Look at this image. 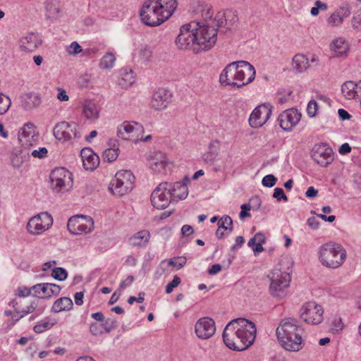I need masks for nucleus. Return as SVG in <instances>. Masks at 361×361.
<instances>
[{"instance_id":"nucleus-19","label":"nucleus","mask_w":361,"mask_h":361,"mask_svg":"<svg viewBox=\"0 0 361 361\" xmlns=\"http://www.w3.org/2000/svg\"><path fill=\"white\" fill-rule=\"evenodd\" d=\"M196 335L202 339H207L212 336L215 333V323L214 320L209 317L200 319L195 326Z\"/></svg>"},{"instance_id":"nucleus-24","label":"nucleus","mask_w":361,"mask_h":361,"mask_svg":"<svg viewBox=\"0 0 361 361\" xmlns=\"http://www.w3.org/2000/svg\"><path fill=\"white\" fill-rule=\"evenodd\" d=\"M166 163L167 159L166 154L161 152H154L149 156V166L155 172H161L164 169Z\"/></svg>"},{"instance_id":"nucleus-21","label":"nucleus","mask_w":361,"mask_h":361,"mask_svg":"<svg viewBox=\"0 0 361 361\" xmlns=\"http://www.w3.org/2000/svg\"><path fill=\"white\" fill-rule=\"evenodd\" d=\"M18 140L25 148L37 144V137L34 129V124L29 123L24 125L18 133Z\"/></svg>"},{"instance_id":"nucleus-3","label":"nucleus","mask_w":361,"mask_h":361,"mask_svg":"<svg viewBox=\"0 0 361 361\" xmlns=\"http://www.w3.org/2000/svg\"><path fill=\"white\" fill-rule=\"evenodd\" d=\"M276 333L279 341L286 350L298 352L303 348L301 336L302 329L298 325L297 319H283L276 329Z\"/></svg>"},{"instance_id":"nucleus-47","label":"nucleus","mask_w":361,"mask_h":361,"mask_svg":"<svg viewBox=\"0 0 361 361\" xmlns=\"http://www.w3.org/2000/svg\"><path fill=\"white\" fill-rule=\"evenodd\" d=\"M51 276L58 281H64L68 276V273L62 267H55L52 269Z\"/></svg>"},{"instance_id":"nucleus-37","label":"nucleus","mask_w":361,"mask_h":361,"mask_svg":"<svg viewBox=\"0 0 361 361\" xmlns=\"http://www.w3.org/2000/svg\"><path fill=\"white\" fill-rule=\"evenodd\" d=\"M61 291V287L59 285L51 283H43L42 289H41L42 298H49L52 295H57Z\"/></svg>"},{"instance_id":"nucleus-43","label":"nucleus","mask_w":361,"mask_h":361,"mask_svg":"<svg viewBox=\"0 0 361 361\" xmlns=\"http://www.w3.org/2000/svg\"><path fill=\"white\" fill-rule=\"evenodd\" d=\"M186 262H187V259L185 257H177L175 259H169L168 260H166V259L163 260L161 262L160 265H161V267H162L165 263H167L168 265L171 266V267H175L178 269H180V268L184 267V265L186 264Z\"/></svg>"},{"instance_id":"nucleus-61","label":"nucleus","mask_w":361,"mask_h":361,"mask_svg":"<svg viewBox=\"0 0 361 361\" xmlns=\"http://www.w3.org/2000/svg\"><path fill=\"white\" fill-rule=\"evenodd\" d=\"M273 197L276 198L278 201H281V200H283L287 202L288 200V197L285 195L283 190L281 188H276L274 189Z\"/></svg>"},{"instance_id":"nucleus-30","label":"nucleus","mask_w":361,"mask_h":361,"mask_svg":"<svg viewBox=\"0 0 361 361\" xmlns=\"http://www.w3.org/2000/svg\"><path fill=\"white\" fill-rule=\"evenodd\" d=\"M150 239V233L147 230L140 231L133 234L129 239L130 244L133 247H145Z\"/></svg>"},{"instance_id":"nucleus-9","label":"nucleus","mask_w":361,"mask_h":361,"mask_svg":"<svg viewBox=\"0 0 361 361\" xmlns=\"http://www.w3.org/2000/svg\"><path fill=\"white\" fill-rule=\"evenodd\" d=\"M53 133L57 140L62 141L79 140L82 135L80 128L75 123L66 121H62L56 125Z\"/></svg>"},{"instance_id":"nucleus-10","label":"nucleus","mask_w":361,"mask_h":361,"mask_svg":"<svg viewBox=\"0 0 361 361\" xmlns=\"http://www.w3.org/2000/svg\"><path fill=\"white\" fill-rule=\"evenodd\" d=\"M67 228L74 235L88 233L93 230L94 221L82 215L72 216L68 221Z\"/></svg>"},{"instance_id":"nucleus-27","label":"nucleus","mask_w":361,"mask_h":361,"mask_svg":"<svg viewBox=\"0 0 361 361\" xmlns=\"http://www.w3.org/2000/svg\"><path fill=\"white\" fill-rule=\"evenodd\" d=\"M159 12L167 20L176 11L178 2L177 0H154Z\"/></svg>"},{"instance_id":"nucleus-58","label":"nucleus","mask_w":361,"mask_h":361,"mask_svg":"<svg viewBox=\"0 0 361 361\" xmlns=\"http://www.w3.org/2000/svg\"><path fill=\"white\" fill-rule=\"evenodd\" d=\"M82 50V47L77 42H72L67 49L68 52L72 55H76L80 53Z\"/></svg>"},{"instance_id":"nucleus-8","label":"nucleus","mask_w":361,"mask_h":361,"mask_svg":"<svg viewBox=\"0 0 361 361\" xmlns=\"http://www.w3.org/2000/svg\"><path fill=\"white\" fill-rule=\"evenodd\" d=\"M269 290L271 294L277 298H283L286 295V290L289 286L290 276L281 271H275L270 276Z\"/></svg>"},{"instance_id":"nucleus-32","label":"nucleus","mask_w":361,"mask_h":361,"mask_svg":"<svg viewBox=\"0 0 361 361\" xmlns=\"http://www.w3.org/2000/svg\"><path fill=\"white\" fill-rule=\"evenodd\" d=\"M37 307V303L35 300L30 302V305L21 310H16V313H13L11 319V325L13 326L18 321L24 317L25 315L33 312Z\"/></svg>"},{"instance_id":"nucleus-57","label":"nucleus","mask_w":361,"mask_h":361,"mask_svg":"<svg viewBox=\"0 0 361 361\" xmlns=\"http://www.w3.org/2000/svg\"><path fill=\"white\" fill-rule=\"evenodd\" d=\"M217 156V152L209 149V151L203 154L202 158L204 161L207 164H212Z\"/></svg>"},{"instance_id":"nucleus-7","label":"nucleus","mask_w":361,"mask_h":361,"mask_svg":"<svg viewBox=\"0 0 361 361\" xmlns=\"http://www.w3.org/2000/svg\"><path fill=\"white\" fill-rule=\"evenodd\" d=\"M324 309L314 301L305 303L300 310V317L307 324L317 325L323 321Z\"/></svg>"},{"instance_id":"nucleus-28","label":"nucleus","mask_w":361,"mask_h":361,"mask_svg":"<svg viewBox=\"0 0 361 361\" xmlns=\"http://www.w3.org/2000/svg\"><path fill=\"white\" fill-rule=\"evenodd\" d=\"M169 190L171 192V199L173 200H184L188 195L187 183L185 181L171 183Z\"/></svg>"},{"instance_id":"nucleus-13","label":"nucleus","mask_w":361,"mask_h":361,"mask_svg":"<svg viewBox=\"0 0 361 361\" xmlns=\"http://www.w3.org/2000/svg\"><path fill=\"white\" fill-rule=\"evenodd\" d=\"M144 133L142 125L136 122L124 121L117 128V135L125 140L137 142L139 135Z\"/></svg>"},{"instance_id":"nucleus-49","label":"nucleus","mask_w":361,"mask_h":361,"mask_svg":"<svg viewBox=\"0 0 361 361\" xmlns=\"http://www.w3.org/2000/svg\"><path fill=\"white\" fill-rule=\"evenodd\" d=\"M54 324L50 323L49 321H42L35 325L33 330L35 333H42L47 329H51Z\"/></svg>"},{"instance_id":"nucleus-14","label":"nucleus","mask_w":361,"mask_h":361,"mask_svg":"<svg viewBox=\"0 0 361 361\" xmlns=\"http://www.w3.org/2000/svg\"><path fill=\"white\" fill-rule=\"evenodd\" d=\"M312 158L321 166L326 167L334 161V152L325 143L317 144L312 149Z\"/></svg>"},{"instance_id":"nucleus-12","label":"nucleus","mask_w":361,"mask_h":361,"mask_svg":"<svg viewBox=\"0 0 361 361\" xmlns=\"http://www.w3.org/2000/svg\"><path fill=\"white\" fill-rule=\"evenodd\" d=\"M169 186H171L170 183H161L152 192L151 202L154 207L164 209L172 200Z\"/></svg>"},{"instance_id":"nucleus-42","label":"nucleus","mask_w":361,"mask_h":361,"mask_svg":"<svg viewBox=\"0 0 361 361\" xmlns=\"http://www.w3.org/2000/svg\"><path fill=\"white\" fill-rule=\"evenodd\" d=\"M116 61L114 54L111 52L106 53L100 60L99 66L102 69H111Z\"/></svg>"},{"instance_id":"nucleus-62","label":"nucleus","mask_w":361,"mask_h":361,"mask_svg":"<svg viewBox=\"0 0 361 361\" xmlns=\"http://www.w3.org/2000/svg\"><path fill=\"white\" fill-rule=\"evenodd\" d=\"M48 151L46 147H40L38 150L34 149L31 154L36 158L42 159L47 156Z\"/></svg>"},{"instance_id":"nucleus-55","label":"nucleus","mask_w":361,"mask_h":361,"mask_svg":"<svg viewBox=\"0 0 361 361\" xmlns=\"http://www.w3.org/2000/svg\"><path fill=\"white\" fill-rule=\"evenodd\" d=\"M180 282L181 280L180 277L178 276L177 275L174 276L172 281L167 284L166 287V293L167 294L172 293L173 289L176 288L180 283Z\"/></svg>"},{"instance_id":"nucleus-48","label":"nucleus","mask_w":361,"mask_h":361,"mask_svg":"<svg viewBox=\"0 0 361 361\" xmlns=\"http://www.w3.org/2000/svg\"><path fill=\"white\" fill-rule=\"evenodd\" d=\"M344 324L341 317H335L331 322V331L333 334H338L343 330Z\"/></svg>"},{"instance_id":"nucleus-2","label":"nucleus","mask_w":361,"mask_h":361,"mask_svg":"<svg viewBox=\"0 0 361 361\" xmlns=\"http://www.w3.org/2000/svg\"><path fill=\"white\" fill-rule=\"evenodd\" d=\"M198 23L191 22L182 26L176 37V44L180 49H192L198 53L210 49L216 43V32L212 30L210 37H206L207 30L204 27H197Z\"/></svg>"},{"instance_id":"nucleus-22","label":"nucleus","mask_w":361,"mask_h":361,"mask_svg":"<svg viewBox=\"0 0 361 361\" xmlns=\"http://www.w3.org/2000/svg\"><path fill=\"white\" fill-rule=\"evenodd\" d=\"M236 61L230 63L222 71L219 75V82L224 85L238 87Z\"/></svg>"},{"instance_id":"nucleus-39","label":"nucleus","mask_w":361,"mask_h":361,"mask_svg":"<svg viewBox=\"0 0 361 361\" xmlns=\"http://www.w3.org/2000/svg\"><path fill=\"white\" fill-rule=\"evenodd\" d=\"M83 114L87 119L97 118L99 115V110L95 103L90 100L85 101L83 105Z\"/></svg>"},{"instance_id":"nucleus-51","label":"nucleus","mask_w":361,"mask_h":361,"mask_svg":"<svg viewBox=\"0 0 361 361\" xmlns=\"http://www.w3.org/2000/svg\"><path fill=\"white\" fill-rule=\"evenodd\" d=\"M352 25L354 29L361 31V9L354 13L352 18Z\"/></svg>"},{"instance_id":"nucleus-56","label":"nucleus","mask_w":361,"mask_h":361,"mask_svg":"<svg viewBox=\"0 0 361 361\" xmlns=\"http://www.w3.org/2000/svg\"><path fill=\"white\" fill-rule=\"evenodd\" d=\"M291 93L292 92L290 90L278 92L276 99L280 104H284L288 101Z\"/></svg>"},{"instance_id":"nucleus-63","label":"nucleus","mask_w":361,"mask_h":361,"mask_svg":"<svg viewBox=\"0 0 361 361\" xmlns=\"http://www.w3.org/2000/svg\"><path fill=\"white\" fill-rule=\"evenodd\" d=\"M24 303H25V300L24 298H20L19 300H13L9 302V305L13 307L15 310H21L23 308L21 305Z\"/></svg>"},{"instance_id":"nucleus-6","label":"nucleus","mask_w":361,"mask_h":361,"mask_svg":"<svg viewBox=\"0 0 361 361\" xmlns=\"http://www.w3.org/2000/svg\"><path fill=\"white\" fill-rule=\"evenodd\" d=\"M157 6L154 0H147L143 4L140 16L144 24L155 27L166 20Z\"/></svg>"},{"instance_id":"nucleus-34","label":"nucleus","mask_w":361,"mask_h":361,"mask_svg":"<svg viewBox=\"0 0 361 361\" xmlns=\"http://www.w3.org/2000/svg\"><path fill=\"white\" fill-rule=\"evenodd\" d=\"M72 300L68 297H63L57 299L51 307L54 312L58 313L62 311H68L73 308Z\"/></svg>"},{"instance_id":"nucleus-15","label":"nucleus","mask_w":361,"mask_h":361,"mask_svg":"<svg viewBox=\"0 0 361 361\" xmlns=\"http://www.w3.org/2000/svg\"><path fill=\"white\" fill-rule=\"evenodd\" d=\"M52 188L59 192L72 185L71 173L64 168L56 169L50 174Z\"/></svg>"},{"instance_id":"nucleus-16","label":"nucleus","mask_w":361,"mask_h":361,"mask_svg":"<svg viewBox=\"0 0 361 361\" xmlns=\"http://www.w3.org/2000/svg\"><path fill=\"white\" fill-rule=\"evenodd\" d=\"M238 88L242 87L253 81L255 77L254 67L247 61L236 62Z\"/></svg>"},{"instance_id":"nucleus-59","label":"nucleus","mask_w":361,"mask_h":361,"mask_svg":"<svg viewBox=\"0 0 361 361\" xmlns=\"http://www.w3.org/2000/svg\"><path fill=\"white\" fill-rule=\"evenodd\" d=\"M102 324L104 326V331L106 332H110L111 330L117 327V322L111 319H106L104 323Z\"/></svg>"},{"instance_id":"nucleus-45","label":"nucleus","mask_w":361,"mask_h":361,"mask_svg":"<svg viewBox=\"0 0 361 361\" xmlns=\"http://www.w3.org/2000/svg\"><path fill=\"white\" fill-rule=\"evenodd\" d=\"M11 104V101L10 98L0 92V115L6 114L8 111Z\"/></svg>"},{"instance_id":"nucleus-5","label":"nucleus","mask_w":361,"mask_h":361,"mask_svg":"<svg viewBox=\"0 0 361 361\" xmlns=\"http://www.w3.org/2000/svg\"><path fill=\"white\" fill-rule=\"evenodd\" d=\"M135 176L130 171H118L111 180L109 190L118 196H123L132 190L134 186Z\"/></svg>"},{"instance_id":"nucleus-17","label":"nucleus","mask_w":361,"mask_h":361,"mask_svg":"<svg viewBox=\"0 0 361 361\" xmlns=\"http://www.w3.org/2000/svg\"><path fill=\"white\" fill-rule=\"evenodd\" d=\"M271 114V106L270 104L259 105L252 112L249 123L252 128H257L262 127L267 123Z\"/></svg>"},{"instance_id":"nucleus-4","label":"nucleus","mask_w":361,"mask_h":361,"mask_svg":"<svg viewBox=\"0 0 361 361\" xmlns=\"http://www.w3.org/2000/svg\"><path fill=\"white\" fill-rule=\"evenodd\" d=\"M318 253L322 264L330 269L340 267L346 258V251L343 246L331 242L322 245Z\"/></svg>"},{"instance_id":"nucleus-29","label":"nucleus","mask_w":361,"mask_h":361,"mask_svg":"<svg viewBox=\"0 0 361 361\" xmlns=\"http://www.w3.org/2000/svg\"><path fill=\"white\" fill-rule=\"evenodd\" d=\"M350 14V9L348 6H343L332 13L327 20L328 25L330 26H338L341 25L343 19L348 17Z\"/></svg>"},{"instance_id":"nucleus-20","label":"nucleus","mask_w":361,"mask_h":361,"mask_svg":"<svg viewBox=\"0 0 361 361\" xmlns=\"http://www.w3.org/2000/svg\"><path fill=\"white\" fill-rule=\"evenodd\" d=\"M171 94L164 88L154 91L150 102V106L156 111H161L167 107L171 102Z\"/></svg>"},{"instance_id":"nucleus-60","label":"nucleus","mask_w":361,"mask_h":361,"mask_svg":"<svg viewBox=\"0 0 361 361\" xmlns=\"http://www.w3.org/2000/svg\"><path fill=\"white\" fill-rule=\"evenodd\" d=\"M317 106V103L314 100H311L309 102L307 111L310 117H314L316 115Z\"/></svg>"},{"instance_id":"nucleus-35","label":"nucleus","mask_w":361,"mask_h":361,"mask_svg":"<svg viewBox=\"0 0 361 361\" xmlns=\"http://www.w3.org/2000/svg\"><path fill=\"white\" fill-rule=\"evenodd\" d=\"M292 66L296 72L302 73L308 68L309 60L302 54H297L293 59Z\"/></svg>"},{"instance_id":"nucleus-25","label":"nucleus","mask_w":361,"mask_h":361,"mask_svg":"<svg viewBox=\"0 0 361 361\" xmlns=\"http://www.w3.org/2000/svg\"><path fill=\"white\" fill-rule=\"evenodd\" d=\"M81 157L83 167L87 171H93L99 164V157L89 148H85L81 150Z\"/></svg>"},{"instance_id":"nucleus-31","label":"nucleus","mask_w":361,"mask_h":361,"mask_svg":"<svg viewBox=\"0 0 361 361\" xmlns=\"http://www.w3.org/2000/svg\"><path fill=\"white\" fill-rule=\"evenodd\" d=\"M47 19L56 20L59 16L60 8L57 0H46L44 3Z\"/></svg>"},{"instance_id":"nucleus-36","label":"nucleus","mask_w":361,"mask_h":361,"mask_svg":"<svg viewBox=\"0 0 361 361\" xmlns=\"http://www.w3.org/2000/svg\"><path fill=\"white\" fill-rule=\"evenodd\" d=\"M214 14V11L212 6L205 5L202 11V22H195L198 23L197 27H204V28H209V25H211L212 21L214 20L212 18V16Z\"/></svg>"},{"instance_id":"nucleus-41","label":"nucleus","mask_w":361,"mask_h":361,"mask_svg":"<svg viewBox=\"0 0 361 361\" xmlns=\"http://www.w3.org/2000/svg\"><path fill=\"white\" fill-rule=\"evenodd\" d=\"M121 79L119 84L123 87L127 88L135 82V77L132 70L123 69L121 72Z\"/></svg>"},{"instance_id":"nucleus-26","label":"nucleus","mask_w":361,"mask_h":361,"mask_svg":"<svg viewBox=\"0 0 361 361\" xmlns=\"http://www.w3.org/2000/svg\"><path fill=\"white\" fill-rule=\"evenodd\" d=\"M41 44V39L35 33H29L20 39V49L25 51H34Z\"/></svg>"},{"instance_id":"nucleus-33","label":"nucleus","mask_w":361,"mask_h":361,"mask_svg":"<svg viewBox=\"0 0 361 361\" xmlns=\"http://www.w3.org/2000/svg\"><path fill=\"white\" fill-rule=\"evenodd\" d=\"M331 50L336 56H341L348 52V44L344 38H336L331 44Z\"/></svg>"},{"instance_id":"nucleus-50","label":"nucleus","mask_w":361,"mask_h":361,"mask_svg":"<svg viewBox=\"0 0 361 361\" xmlns=\"http://www.w3.org/2000/svg\"><path fill=\"white\" fill-rule=\"evenodd\" d=\"M137 57L142 61H149L152 58V51L148 47H142L140 49Z\"/></svg>"},{"instance_id":"nucleus-40","label":"nucleus","mask_w":361,"mask_h":361,"mask_svg":"<svg viewBox=\"0 0 361 361\" xmlns=\"http://www.w3.org/2000/svg\"><path fill=\"white\" fill-rule=\"evenodd\" d=\"M226 20L224 18V14H218L212 21L211 25H209V28H205L207 30V33H205L206 37H210L209 32H212V30H215L216 37L217 36V30L219 27H223Z\"/></svg>"},{"instance_id":"nucleus-46","label":"nucleus","mask_w":361,"mask_h":361,"mask_svg":"<svg viewBox=\"0 0 361 361\" xmlns=\"http://www.w3.org/2000/svg\"><path fill=\"white\" fill-rule=\"evenodd\" d=\"M218 226L219 227V228H223L225 231H226V230L232 231L233 220L228 215L224 216L219 220Z\"/></svg>"},{"instance_id":"nucleus-1","label":"nucleus","mask_w":361,"mask_h":361,"mask_svg":"<svg viewBox=\"0 0 361 361\" xmlns=\"http://www.w3.org/2000/svg\"><path fill=\"white\" fill-rule=\"evenodd\" d=\"M256 332L257 329L253 322L244 318H238L226 325L222 337L228 348L242 351L252 345Z\"/></svg>"},{"instance_id":"nucleus-64","label":"nucleus","mask_w":361,"mask_h":361,"mask_svg":"<svg viewBox=\"0 0 361 361\" xmlns=\"http://www.w3.org/2000/svg\"><path fill=\"white\" fill-rule=\"evenodd\" d=\"M241 212L240 213V218L243 219L245 217H250V214L247 212L251 209V204H243L240 207Z\"/></svg>"},{"instance_id":"nucleus-44","label":"nucleus","mask_w":361,"mask_h":361,"mask_svg":"<svg viewBox=\"0 0 361 361\" xmlns=\"http://www.w3.org/2000/svg\"><path fill=\"white\" fill-rule=\"evenodd\" d=\"M118 147H116L115 145H114V147L105 149L103 152L104 159L109 162L115 161L118 156Z\"/></svg>"},{"instance_id":"nucleus-18","label":"nucleus","mask_w":361,"mask_h":361,"mask_svg":"<svg viewBox=\"0 0 361 361\" xmlns=\"http://www.w3.org/2000/svg\"><path fill=\"white\" fill-rule=\"evenodd\" d=\"M301 114L297 109H290L284 111L278 118L281 128L285 131H290L299 122Z\"/></svg>"},{"instance_id":"nucleus-53","label":"nucleus","mask_w":361,"mask_h":361,"mask_svg":"<svg viewBox=\"0 0 361 361\" xmlns=\"http://www.w3.org/2000/svg\"><path fill=\"white\" fill-rule=\"evenodd\" d=\"M277 181V178L272 174L265 176L262 181V185L264 187L271 188L275 185Z\"/></svg>"},{"instance_id":"nucleus-23","label":"nucleus","mask_w":361,"mask_h":361,"mask_svg":"<svg viewBox=\"0 0 361 361\" xmlns=\"http://www.w3.org/2000/svg\"><path fill=\"white\" fill-rule=\"evenodd\" d=\"M40 95L34 92L24 93L20 96V106L25 111H31L41 104Z\"/></svg>"},{"instance_id":"nucleus-54","label":"nucleus","mask_w":361,"mask_h":361,"mask_svg":"<svg viewBox=\"0 0 361 361\" xmlns=\"http://www.w3.org/2000/svg\"><path fill=\"white\" fill-rule=\"evenodd\" d=\"M90 331L94 336L101 335L104 333V326L102 324L92 323L90 326Z\"/></svg>"},{"instance_id":"nucleus-38","label":"nucleus","mask_w":361,"mask_h":361,"mask_svg":"<svg viewBox=\"0 0 361 361\" xmlns=\"http://www.w3.org/2000/svg\"><path fill=\"white\" fill-rule=\"evenodd\" d=\"M357 85L353 81L345 82L341 87L343 95L348 99H355L357 97Z\"/></svg>"},{"instance_id":"nucleus-52","label":"nucleus","mask_w":361,"mask_h":361,"mask_svg":"<svg viewBox=\"0 0 361 361\" xmlns=\"http://www.w3.org/2000/svg\"><path fill=\"white\" fill-rule=\"evenodd\" d=\"M266 240L265 236L262 233H257L255 235L250 238L248 241L247 245L249 247H253L256 243H264Z\"/></svg>"},{"instance_id":"nucleus-11","label":"nucleus","mask_w":361,"mask_h":361,"mask_svg":"<svg viewBox=\"0 0 361 361\" xmlns=\"http://www.w3.org/2000/svg\"><path fill=\"white\" fill-rule=\"evenodd\" d=\"M52 224V216L48 212H42L29 220L27 228L30 233L39 235L48 230Z\"/></svg>"}]
</instances>
